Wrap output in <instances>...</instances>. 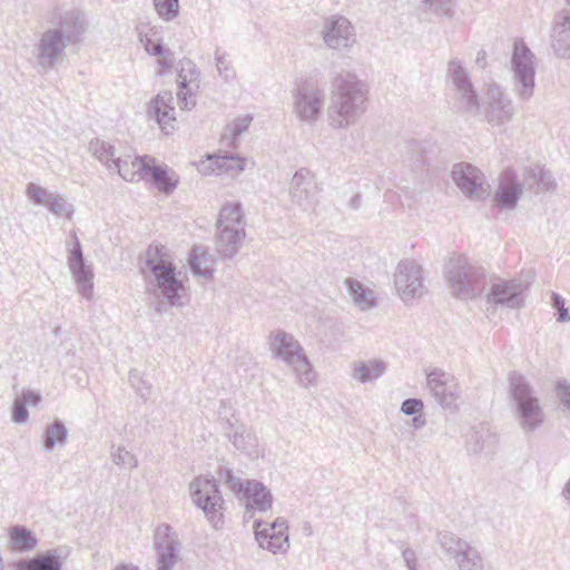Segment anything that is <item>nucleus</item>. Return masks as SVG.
Here are the masks:
<instances>
[{
    "label": "nucleus",
    "mask_w": 570,
    "mask_h": 570,
    "mask_svg": "<svg viewBox=\"0 0 570 570\" xmlns=\"http://www.w3.org/2000/svg\"><path fill=\"white\" fill-rule=\"evenodd\" d=\"M216 155H208L206 160H203L198 165V171L205 176L212 175V174H218V168H216L215 158Z\"/></svg>",
    "instance_id": "13d9d810"
},
{
    "label": "nucleus",
    "mask_w": 570,
    "mask_h": 570,
    "mask_svg": "<svg viewBox=\"0 0 570 570\" xmlns=\"http://www.w3.org/2000/svg\"><path fill=\"white\" fill-rule=\"evenodd\" d=\"M68 554L66 547H57L32 558L12 563L14 570H62L63 559Z\"/></svg>",
    "instance_id": "b1692460"
},
{
    "label": "nucleus",
    "mask_w": 570,
    "mask_h": 570,
    "mask_svg": "<svg viewBox=\"0 0 570 570\" xmlns=\"http://www.w3.org/2000/svg\"><path fill=\"white\" fill-rule=\"evenodd\" d=\"M438 538L442 549L454 559H456L461 553H464V551L471 546L469 542L448 531L440 532Z\"/></svg>",
    "instance_id": "a19ab883"
},
{
    "label": "nucleus",
    "mask_w": 570,
    "mask_h": 570,
    "mask_svg": "<svg viewBox=\"0 0 570 570\" xmlns=\"http://www.w3.org/2000/svg\"><path fill=\"white\" fill-rule=\"evenodd\" d=\"M159 245H149L140 266L146 283V292L156 301L155 309L161 313L166 306H183L186 304V288L177 277V268L166 258Z\"/></svg>",
    "instance_id": "f257e3e1"
},
{
    "label": "nucleus",
    "mask_w": 570,
    "mask_h": 570,
    "mask_svg": "<svg viewBox=\"0 0 570 570\" xmlns=\"http://www.w3.org/2000/svg\"><path fill=\"white\" fill-rule=\"evenodd\" d=\"M185 70H186L185 67H183L180 72L178 73V87H179L178 98H179L180 102L183 104L181 108L190 109L191 107L195 106V101H189L187 99V95L190 94V91L187 88V86H188L187 77L183 75Z\"/></svg>",
    "instance_id": "864d4df0"
},
{
    "label": "nucleus",
    "mask_w": 570,
    "mask_h": 570,
    "mask_svg": "<svg viewBox=\"0 0 570 570\" xmlns=\"http://www.w3.org/2000/svg\"><path fill=\"white\" fill-rule=\"evenodd\" d=\"M509 391L520 428L525 433L535 431L543 423L544 413L533 387L523 375L512 372L509 374Z\"/></svg>",
    "instance_id": "39448f33"
},
{
    "label": "nucleus",
    "mask_w": 570,
    "mask_h": 570,
    "mask_svg": "<svg viewBox=\"0 0 570 570\" xmlns=\"http://www.w3.org/2000/svg\"><path fill=\"white\" fill-rule=\"evenodd\" d=\"M394 285L404 303L420 298L425 293L422 267L414 261H401L394 274Z\"/></svg>",
    "instance_id": "ddd939ff"
},
{
    "label": "nucleus",
    "mask_w": 570,
    "mask_h": 570,
    "mask_svg": "<svg viewBox=\"0 0 570 570\" xmlns=\"http://www.w3.org/2000/svg\"><path fill=\"white\" fill-rule=\"evenodd\" d=\"M218 476L227 488L233 491L236 495L243 497L249 488L250 480H243L242 478L234 474L233 470L226 466H219Z\"/></svg>",
    "instance_id": "79ce46f5"
},
{
    "label": "nucleus",
    "mask_w": 570,
    "mask_h": 570,
    "mask_svg": "<svg viewBox=\"0 0 570 570\" xmlns=\"http://www.w3.org/2000/svg\"><path fill=\"white\" fill-rule=\"evenodd\" d=\"M294 111L297 117L308 124L314 122L324 106V91L317 80L313 78L302 79L294 90Z\"/></svg>",
    "instance_id": "1a4fd4ad"
},
{
    "label": "nucleus",
    "mask_w": 570,
    "mask_h": 570,
    "mask_svg": "<svg viewBox=\"0 0 570 570\" xmlns=\"http://www.w3.org/2000/svg\"><path fill=\"white\" fill-rule=\"evenodd\" d=\"M252 120H253V117L250 115H246L244 117L236 118L233 121L232 128H230L233 138L236 139L238 136H240L243 132H245L248 129Z\"/></svg>",
    "instance_id": "6e6d98bb"
},
{
    "label": "nucleus",
    "mask_w": 570,
    "mask_h": 570,
    "mask_svg": "<svg viewBox=\"0 0 570 570\" xmlns=\"http://www.w3.org/2000/svg\"><path fill=\"white\" fill-rule=\"evenodd\" d=\"M558 392L561 402L570 409V385H568L566 382H559L558 383Z\"/></svg>",
    "instance_id": "680f3d73"
},
{
    "label": "nucleus",
    "mask_w": 570,
    "mask_h": 570,
    "mask_svg": "<svg viewBox=\"0 0 570 570\" xmlns=\"http://www.w3.org/2000/svg\"><path fill=\"white\" fill-rule=\"evenodd\" d=\"M51 29L69 46H73L82 40L87 27L81 12L69 10L59 16L58 22Z\"/></svg>",
    "instance_id": "393cba45"
},
{
    "label": "nucleus",
    "mask_w": 570,
    "mask_h": 570,
    "mask_svg": "<svg viewBox=\"0 0 570 570\" xmlns=\"http://www.w3.org/2000/svg\"><path fill=\"white\" fill-rule=\"evenodd\" d=\"M253 528L255 539L261 548L273 553L286 552L288 550V524L285 519L277 518L272 523L255 520Z\"/></svg>",
    "instance_id": "2eb2a0df"
},
{
    "label": "nucleus",
    "mask_w": 570,
    "mask_h": 570,
    "mask_svg": "<svg viewBox=\"0 0 570 570\" xmlns=\"http://www.w3.org/2000/svg\"><path fill=\"white\" fill-rule=\"evenodd\" d=\"M46 207L53 215L66 216L67 218H71L75 213L73 206L68 204L63 196L53 193Z\"/></svg>",
    "instance_id": "de8ad7c7"
},
{
    "label": "nucleus",
    "mask_w": 570,
    "mask_h": 570,
    "mask_svg": "<svg viewBox=\"0 0 570 570\" xmlns=\"http://www.w3.org/2000/svg\"><path fill=\"white\" fill-rule=\"evenodd\" d=\"M322 38L327 48L347 51L356 42V32L347 18L333 14L324 20Z\"/></svg>",
    "instance_id": "4468645a"
},
{
    "label": "nucleus",
    "mask_w": 570,
    "mask_h": 570,
    "mask_svg": "<svg viewBox=\"0 0 570 570\" xmlns=\"http://www.w3.org/2000/svg\"><path fill=\"white\" fill-rule=\"evenodd\" d=\"M386 371V363L382 360H371L368 362H356L353 365L351 376L353 380L365 384L376 381Z\"/></svg>",
    "instance_id": "2f4dec72"
},
{
    "label": "nucleus",
    "mask_w": 570,
    "mask_h": 570,
    "mask_svg": "<svg viewBox=\"0 0 570 570\" xmlns=\"http://www.w3.org/2000/svg\"><path fill=\"white\" fill-rule=\"evenodd\" d=\"M425 374L426 387L435 402L443 409L456 411L461 399V389L455 376L439 367L426 371Z\"/></svg>",
    "instance_id": "9d476101"
},
{
    "label": "nucleus",
    "mask_w": 570,
    "mask_h": 570,
    "mask_svg": "<svg viewBox=\"0 0 570 570\" xmlns=\"http://www.w3.org/2000/svg\"><path fill=\"white\" fill-rule=\"evenodd\" d=\"M550 39L551 47L559 58H570V9L554 13Z\"/></svg>",
    "instance_id": "5701e85b"
},
{
    "label": "nucleus",
    "mask_w": 570,
    "mask_h": 570,
    "mask_svg": "<svg viewBox=\"0 0 570 570\" xmlns=\"http://www.w3.org/2000/svg\"><path fill=\"white\" fill-rule=\"evenodd\" d=\"M267 346L273 358L282 361L292 368L298 385L308 387L316 382L312 363L293 334L284 330L272 331L267 337Z\"/></svg>",
    "instance_id": "20e7f679"
},
{
    "label": "nucleus",
    "mask_w": 570,
    "mask_h": 570,
    "mask_svg": "<svg viewBox=\"0 0 570 570\" xmlns=\"http://www.w3.org/2000/svg\"><path fill=\"white\" fill-rule=\"evenodd\" d=\"M404 563L409 570H420L416 553L413 549L405 548L402 551Z\"/></svg>",
    "instance_id": "052dcab7"
},
{
    "label": "nucleus",
    "mask_w": 570,
    "mask_h": 570,
    "mask_svg": "<svg viewBox=\"0 0 570 570\" xmlns=\"http://www.w3.org/2000/svg\"><path fill=\"white\" fill-rule=\"evenodd\" d=\"M249 488L242 497L246 500V503L254 504L259 512H267L272 509L273 505V494L272 492L257 480L249 481Z\"/></svg>",
    "instance_id": "473e14b6"
},
{
    "label": "nucleus",
    "mask_w": 570,
    "mask_h": 570,
    "mask_svg": "<svg viewBox=\"0 0 570 570\" xmlns=\"http://www.w3.org/2000/svg\"><path fill=\"white\" fill-rule=\"evenodd\" d=\"M423 406V401L420 399H406L401 405V411L405 415H416L422 412Z\"/></svg>",
    "instance_id": "4d7b16f0"
},
{
    "label": "nucleus",
    "mask_w": 570,
    "mask_h": 570,
    "mask_svg": "<svg viewBox=\"0 0 570 570\" xmlns=\"http://www.w3.org/2000/svg\"><path fill=\"white\" fill-rule=\"evenodd\" d=\"M140 42L142 43L145 50L150 55L155 57H159V65L163 68H171L174 63V52L165 48L163 43L158 41H154L150 37L147 35L144 37H140Z\"/></svg>",
    "instance_id": "58836bf2"
},
{
    "label": "nucleus",
    "mask_w": 570,
    "mask_h": 570,
    "mask_svg": "<svg viewBox=\"0 0 570 570\" xmlns=\"http://www.w3.org/2000/svg\"><path fill=\"white\" fill-rule=\"evenodd\" d=\"M514 115L511 98L497 83L489 86L487 91L485 119L492 126L509 122Z\"/></svg>",
    "instance_id": "6ab92c4d"
},
{
    "label": "nucleus",
    "mask_w": 570,
    "mask_h": 570,
    "mask_svg": "<svg viewBox=\"0 0 570 570\" xmlns=\"http://www.w3.org/2000/svg\"><path fill=\"white\" fill-rule=\"evenodd\" d=\"M476 65L484 69L487 67V52L485 50L481 49L479 50L475 59Z\"/></svg>",
    "instance_id": "774afa93"
},
{
    "label": "nucleus",
    "mask_w": 570,
    "mask_h": 570,
    "mask_svg": "<svg viewBox=\"0 0 570 570\" xmlns=\"http://www.w3.org/2000/svg\"><path fill=\"white\" fill-rule=\"evenodd\" d=\"M246 233L244 228H217L215 248L223 259H232L239 250Z\"/></svg>",
    "instance_id": "c756f323"
},
{
    "label": "nucleus",
    "mask_w": 570,
    "mask_h": 570,
    "mask_svg": "<svg viewBox=\"0 0 570 570\" xmlns=\"http://www.w3.org/2000/svg\"><path fill=\"white\" fill-rule=\"evenodd\" d=\"M245 158L239 156H217L215 158L216 168H218V174H230L232 176L244 170L245 167Z\"/></svg>",
    "instance_id": "c03bdc74"
},
{
    "label": "nucleus",
    "mask_w": 570,
    "mask_h": 570,
    "mask_svg": "<svg viewBox=\"0 0 570 570\" xmlns=\"http://www.w3.org/2000/svg\"><path fill=\"white\" fill-rule=\"evenodd\" d=\"M189 491L194 504L203 510L212 527L220 529L224 524V499L217 481L212 476L198 475L189 483Z\"/></svg>",
    "instance_id": "0eeeda50"
},
{
    "label": "nucleus",
    "mask_w": 570,
    "mask_h": 570,
    "mask_svg": "<svg viewBox=\"0 0 570 570\" xmlns=\"http://www.w3.org/2000/svg\"><path fill=\"white\" fill-rule=\"evenodd\" d=\"M215 62L218 75L224 78L225 81H229L235 78V71L230 61L227 59V53L220 48H216L215 50Z\"/></svg>",
    "instance_id": "8fccbe9b"
},
{
    "label": "nucleus",
    "mask_w": 570,
    "mask_h": 570,
    "mask_svg": "<svg viewBox=\"0 0 570 570\" xmlns=\"http://www.w3.org/2000/svg\"><path fill=\"white\" fill-rule=\"evenodd\" d=\"M111 458L112 462L118 466L135 469L138 465L136 456L122 446H118L117 450L111 453Z\"/></svg>",
    "instance_id": "3c124183"
},
{
    "label": "nucleus",
    "mask_w": 570,
    "mask_h": 570,
    "mask_svg": "<svg viewBox=\"0 0 570 570\" xmlns=\"http://www.w3.org/2000/svg\"><path fill=\"white\" fill-rule=\"evenodd\" d=\"M69 45L51 28L43 31L36 45L37 65L42 73L56 69Z\"/></svg>",
    "instance_id": "a211bd4d"
},
{
    "label": "nucleus",
    "mask_w": 570,
    "mask_h": 570,
    "mask_svg": "<svg viewBox=\"0 0 570 570\" xmlns=\"http://www.w3.org/2000/svg\"><path fill=\"white\" fill-rule=\"evenodd\" d=\"M68 441V430L62 421L55 420L42 436L43 450L51 452L56 445L63 446Z\"/></svg>",
    "instance_id": "f704fd0d"
},
{
    "label": "nucleus",
    "mask_w": 570,
    "mask_h": 570,
    "mask_svg": "<svg viewBox=\"0 0 570 570\" xmlns=\"http://www.w3.org/2000/svg\"><path fill=\"white\" fill-rule=\"evenodd\" d=\"M129 382L134 389H136L137 393L144 400H147L151 393V385H145V382L139 376V373L136 370L129 372Z\"/></svg>",
    "instance_id": "5fc2aeb1"
},
{
    "label": "nucleus",
    "mask_w": 570,
    "mask_h": 570,
    "mask_svg": "<svg viewBox=\"0 0 570 570\" xmlns=\"http://www.w3.org/2000/svg\"><path fill=\"white\" fill-rule=\"evenodd\" d=\"M443 273L450 294L460 301L480 297L491 281L483 267L471 264L464 255L451 257Z\"/></svg>",
    "instance_id": "7ed1b4c3"
},
{
    "label": "nucleus",
    "mask_w": 570,
    "mask_h": 570,
    "mask_svg": "<svg viewBox=\"0 0 570 570\" xmlns=\"http://www.w3.org/2000/svg\"><path fill=\"white\" fill-rule=\"evenodd\" d=\"M551 305L558 311L564 307V298L560 294L553 292L551 295Z\"/></svg>",
    "instance_id": "0e129e2a"
},
{
    "label": "nucleus",
    "mask_w": 570,
    "mask_h": 570,
    "mask_svg": "<svg viewBox=\"0 0 570 570\" xmlns=\"http://www.w3.org/2000/svg\"><path fill=\"white\" fill-rule=\"evenodd\" d=\"M138 169L142 171L147 181L155 186L160 193L170 195L179 183L178 175L167 166L155 164V159L149 157L148 164L137 161Z\"/></svg>",
    "instance_id": "4be33fe9"
},
{
    "label": "nucleus",
    "mask_w": 570,
    "mask_h": 570,
    "mask_svg": "<svg viewBox=\"0 0 570 570\" xmlns=\"http://www.w3.org/2000/svg\"><path fill=\"white\" fill-rule=\"evenodd\" d=\"M446 78L452 88V108L468 116L480 115L479 95L471 81L468 70L459 59H452L448 63Z\"/></svg>",
    "instance_id": "423d86ee"
},
{
    "label": "nucleus",
    "mask_w": 570,
    "mask_h": 570,
    "mask_svg": "<svg viewBox=\"0 0 570 570\" xmlns=\"http://www.w3.org/2000/svg\"><path fill=\"white\" fill-rule=\"evenodd\" d=\"M522 187L534 195L552 193L558 188L553 174L544 166L534 165L524 168Z\"/></svg>",
    "instance_id": "bb28decb"
},
{
    "label": "nucleus",
    "mask_w": 570,
    "mask_h": 570,
    "mask_svg": "<svg viewBox=\"0 0 570 570\" xmlns=\"http://www.w3.org/2000/svg\"><path fill=\"white\" fill-rule=\"evenodd\" d=\"M528 284L520 279H498L487 294V302L493 305H502L509 308H519L523 303L522 294Z\"/></svg>",
    "instance_id": "aec40b11"
},
{
    "label": "nucleus",
    "mask_w": 570,
    "mask_h": 570,
    "mask_svg": "<svg viewBox=\"0 0 570 570\" xmlns=\"http://www.w3.org/2000/svg\"><path fill=\"white\" fill-rule=\"evenodd\" d=\"M20 402L24 403L26 406L27 404L37 405L40 402V395L31 390H26L22 392V400Z\"/></svg>",
    "instance_id": "e2e57ef3"
},
{
    "label": "nucleus",
    "mask_w": 570,
    "mask_h": 570,
    "mask_svg": "<svg viewBox=\"0 0 570 570\" xmlns=\"http://www.w3.org/2000/svg\"><path fill=\"white\" fill-rule=\"evenodd\" d=\"M256 511L258 510L254 508V504L245 503L244 521H249L250 519H253Z\"/></svg>",
    "instance_id": "69168bd1"
},
{
    "label": "nucleus",
    "mask_w": 570,
    "mask_h": 570,
    "mask_svg": "<svg viewBox=\"0 0 570 570\" xmlns=\"http://www.w3.org/2000/svg\"><path fill=\"white\" fill-rule=\"evenodd\" d=\"M154 547L157 552V570H173L179 560L181 542L169 524L155 529Z\"/></svg>",
    "instance_id": "dca6fc26"
},
{
    "label": "nucleus",
    "mask_w": 570,
    "mask_h": 570,
    "mask_svg": "<svg viewBox=\"0 0 570 570\" xmlns=\"http://www.w3.org/2000/svg\"><path fill=\"white\" fill-rule=\"evenodd\" d=\"M459 570H483V560L479 551L470 546L455 559Z\"/></svg>",
    "instance_id": "a18cd8bd"
},
{
    "label": "nucleus",
    "mask_w": 570,
    "mask_h": 570,
    "mask_svg": "<svg viewBox=\"0 0 570 570\" xmlns=\"http://www.w3.org/2000/svg\"><path fill=\"white\" fill-rule=\"evenodd\" d=\"M137 161H139L140 164H148L149 156H136L132 159L130 156L126 158L118 156L115 163L112 164V170L110 173L115 171L122 179L130 183L144 179L145 175H142V171L138 169Z\"/></svg>",
    "instance_id": "7c9ffc66"
},
{
    "label": "nucleus",
    "mask_w": 570,
    "mask_h": 570,
    "mask_svg": "<svg viewBox=\"0 0 570 570\" xmlns=\"http://www.w3.org/2000/svg\"><path fill=\"white\" fill-rule=\"evenodd\" d=\"M154 7L158 16L170 21L179 13V0H154Z\"/></svg>",
    "instance_id": "09e8293b"
},
{
    "label": "nucleus",
    "mask_w": 570,
    "mask_h": 570,
    "mask_svg": "<svg viewBox=\"0 0 570 570\" xmlns=\"http://www.w3.org/2000/svg\"><path fill=\"white\" fill-rule=\"evenodd\" d=\"M289 194L293 204L303 212H313L315 209L318 204L320 187L311 170L307 168L296 170L291 180Z\"/></svg>",
    "instance_id": "f3484780"
},
{
    "label": "nucleus",
    "mask_w": 570,
    "mask_h": 570,
    "mask_svg": "<svg viewBox=\"0 0 570 570\" xmlns=\"http://www.w3.org/2000/svg\"><path fill=\"white\" fill-rule=\"evenodd\" d=\"M451 177L463 195L472 200H481L489 195L490 185L483 173L472 164H455Z\"/></svg>",
    "instance_id": "f8f14e48"
},
{
    "label": "nucleus",
    "mask_w": 570,
    "mask_h": 570,
    "mask_svg": "<svg viewBox=\"0 0 570 570\" xmlns=\"http://www.w3.org/2000/svg\"><path fill=\"white\" fill-rule=\"evenodd\" d=\"M345 283L355 305L364 311L375 306V296L371 289L366 288L361 282L353 278H347Z\"/></svg>",
    "instance_id": "c9c22d12"
},
{
    "label": "nucleus",
    "mask_w": 570,
    "mask_h": 570,
    "mask_svg": "<svg viewBox=\"0 0 570 570\" xmlns=\"http://www.w3.org/2000/svg\"><path fill=\"white\" fill-rule=\"evenodd\" d=\"M243 207L240 203H227L219 212L216 228H244Z\"/></svg>",
    "instance_id": "72a5a7b5"
},
{
    "label": "nucleus",
    "mask_w": 570,
    "mask_h": 570,
    "mask_svg": "<svg viewBox=\"0 0 570 570\" xmlns=\"http://www.w3.org/2000/svg\"><path fill=\"white\" fill-rule=\"evenodd\" d=\"M90 154L107 167L109 171L112 170V164L117 159L115 147L99 138L90 140L88 147Z\"/></svg>",
    "instance_id": "4c0bfd02"
},
{
    "label": "nucleus",
    "mask_w": 570,
    "mask_h": 570,
    "mask_svg": "<svg viewBox=\"0 0 570 570\" xmlns=\"http://www.w3.org/2000/svg\"><path fill=\"white\" fill-rule=\"evenodd\" d=\"M67 249L68 267L75 278L78 292L86 299H90L94 294V271L91 265L86 263L82 246L75 230L70 234Z\"/></svg>",
    "instance_id": "9b49d317"
},
{
    "label": "nucleus",
    "mask_w": 570,
    "mask_h": 570,
    "mask_svg": "<svg viewBox=\"0 0 570 570\" xmlns=\"http://www.w3.org/2000/svg\"><path fill=\"white\" fill-rule=\"evenodd\" d=\"M331 105L328 107V120L333 128H346L366 111L368 99L367 85L356 75L342 71L333 83Z\"/></svg>",
    "instance_id": "f03ea898"
},
{
    "label": "nucleus",
    "mask_w": 570,
    "mask_h": 570,
    "mask_svg": "<svg viewBox=\"0 0 570 570\" xmlns=\"http://www.w3.org/2000/svg\"><path fill=\"white\" fill-rule=\"evenodd\" d=\"M28 415L29 413L24 403L16 401L12 411V420L16 423H23L28 420Z\"/></svg>",
    "instance_id": "bf43d9fd"
},
{
    "label": "nucleus",
    "mask_w": 570,
    "mask_h": 570,
    "mask_svg": "<svg viewBox=\"0 0 570 570\" xmlns=\"http://www.w3.org/2000/svg\"><path fill=\"white\" fill-rule=\"evenodd\" d=\"M10 540L14 549L20 551H31L38 544L36 535L23 525H14L10 531Z\"/></svg>",
    "instance_id": "ea45409f"
},
{
    "label": "nucleus",
    "mask_w": 570,
    "mask_h": 570,
    "mask_svg": "<svg viewBox=\"0 0 570 570\" xmlns=\"http://www.w3.org/2000/svg\"><path fill=\"white\" fill-rule=\"evenodd\" d=\"M189 266L191 272L200 277L210 278L213 276V267L209 262L206 249L202 246H196L189 254Z\"/></svg>",
    "instance_id": "e433bc0d"
},
{
    "label": "nucleus",
    "mask_w": 570,
    "mask_h": 570,
    "mask_svg": "<svg viewBox=\"0 0 570 570\" xmlns=\"http://www.w3.org/2000/svg\"><path fill=\"white\" fill-rule=\"evenodd\" d=\"M498 444V434L491 430L488 423L483 422L472 429L466 441V449L473 454H480L481 452L493 454Z\"/></svg>",
    "instance_id": "c85d7f7f"
},
{
    "label": "nucleus",
    "mask_w": 570,
    "mask_h": 570,
    "mask_svg": "<svg viewBox=\"0 0 570 570\" xmlns=\"http://www.w3.org/2000/svg\"><path fill=\"white\" fill-rule=\"evenodd\" d=\"M26 194L33 204L46 206L52 193L35 183H29Z\"/></svg>",
    "instance_id": "603ef678"
},
{
    "label": "nucleus",
    "mask_w": 570,
    "mask_h": 570,
    "mask_svg": "<svg viewBox=\"0 0 570 570\" xmlns=\"http://www.w3.org/2000/svg\"><path fill=\"white\" fill-rule=\"evenodd\" d=\"M425 10L434 13L438 17L453 18L455 10L454 0H422Z\"/></svg>",
    "instance_id": "49530a36"
},
{
    "label": "nucleus",
    "mask_w": 570,
    "mask_h": 570,
    "mask_svg": "<svg viewBox=\"0 0 570 570\" xmlns=\"http://www.w3.org/2000/svg\"><path fill=\"white\" fill-rule=\"evenodd\" d=\"M225 436L232 442L234 448L248 456L258 455V440L256 434L244 424H233L229 420L225 421Z\"/></svg>",
    "instance_id": "cd10ccee"
},
{
    "label": "nucleus",
    "mask_w": 570,
    "mask_h": 570,
    "mask_svg": "<svg viewBox=\"0 0 570 570\" xmlns=\"http://www.w3.org/2000/svg\"><path fill=\"white\" fill-rule=\"evenodd\" d=\"M403 156L412 167H423L426 161L424 144L420 140L405 141Z\"/></svg>",
    "instance_id": "37998d69"
},
{
    "label": "nucleus",
    "mask_w": 570,
    "mask_h": 570,
    "mask_svg": "<svg viewBox=\"0 0 570 570\" xmlns=\"http://www.w3.org/2000/svg\"><path fill=\"white\" fill-rule=\"evenodd\" d=\"M514 91L519 99L528 101L534 92V55L522 39H517L511 57Z\"/></svg>",
    "instance_id": "6e6552de"
},
{
    "label": "nucleus",
    "mask_w": 570,
    "mask_h": 570,
    "mask_svg": "<svg viewBox=\"0 0 570 570\" xmlns=\"http://www.w3.org/2000/svg\"><path fill=\"white\" fill-rule=\"evenodd\" d=\"M147 115L155 119L163 132L169 135L175 129L174 97L170 91H161L148 104Z\"/></svg>",
    "instance_id": "412c9836"
},
{
    "label": "nucleus",
    "mask_w": 570,
    "mask_h": 570,
    "mask_svg": "<svg viewBox=\"0 0 570 570\" xmlns=\"http://www.w3.org/2000/svg\"><path fill=\"white\" fill-rule=\"evenodd\" d=\"M522 190L523 187L517 173L508 168L500 175L494 200L501 208L513 209L522 195Z\"/></svg>",
    "instance_id": "a878e982"
},
{
    "label": "nucleus",
    "mask_w": 570,
    "mask_h": 570,
    "mask_svg": "<svg viewBox=\"0 0 570 570\" xmlns=\"http://www.w3.org/2000/svg\"><path fill=\"white\" fill-rule=\"evenodd\" d=\"M557 321L561 323L570 322V313L566 306L558 309Z\"/></svg>",
    "instance_id": "338daca9"
}]
</instances>
